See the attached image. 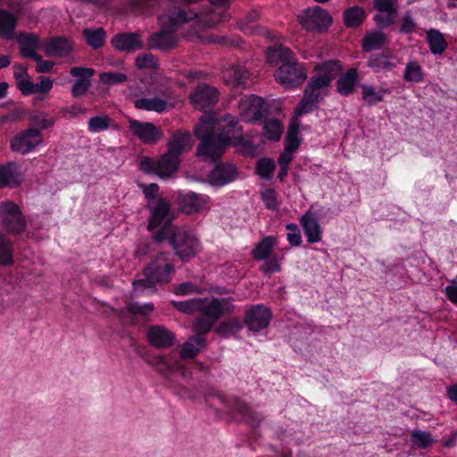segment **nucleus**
Segmentation results:
<instances>
[{
    "label": "nucleus",
    "instance_id": "nucleus-54",
    "mask_svg": "<svg viewBox=\"0 0 457 457\" xmlns=\"http://www.w3.org/2000/svg\"><path fill=\"white\" fill-rule=\"evenodd\" d=\"M29 121L34 127L33 129H37L39 132L54 125V119L46 118V115L41 112L33 113L29 117Z\"/></svg>",
    "mask_w": 457,
    "mask_h": 457
},
{
    "label": "nucleus",
    "instance_id": "nucleus-55",
    "mask_svg": "<svg viewBox=\"0 0 457 457\" xmlns=\"http://www.w3.org/2000/svg\"><path fill=\"white\" fill-rule=\"evenodd\" d=\"M100 81L104 85H120L128 80V76L121 72H102L99 75Z\"/></svg>",
    "mask_w": 457,
    "mask_h": 457
},
{
    "label": "nucleus",
    "instance_id": "nucleus-24",
    "mask_svg": "<svg viewBox=\"0 0 457 457\" xmlns=\"http://www.w3.org/2000/svg\"><path fill=\"white\" fill-rule=\"evenodd\" d=\"M300 224L309 244H315L321 240V227L316 218V215L310 210L306 211L302 215Z\"/></svg>",
    "mask_w": 457,
    "mask_h": 457
},
{
    "label": "nucleus",
    "instance_id": "nucleus-41",
    "mask_svg": "<svg viewBox=\"0 0 457 457\" xmlns=\"http://www.w3.org/2000/svg\"><path fill=\"white\" fill-rule=\"evenodd\" d=\"M243 328L241 321L237 318H230L222 321L216 328L215 332L222 337H228L235 335Z\"/></svg>",
    "mask_w": 457,
    "mask_h": 457
},
{
    "label": "nucleus",
    "instance_id": "nucleus-15",
    "mask_svg": "<svg viewBox=\"0 0 457 457\" xmlns=\"http://www.w3.org/2000/svg\"><path fill=\"white\" fill-rule=\"evenodd\" d=\"M74 42L64 36H54L41 44V48L46 56L66 58L74 52Z\"/></svg>",
    "mask_w": 457,
    "mask_h": 457
},
{
    "label": "nucleus",
    "instance_id": "nucleus-18",
    "mask_svg": "<svg viewBox=\"0 0 457 457\" xmlns=\"http://www.w3.org/2000/svg\"><path fill=\"white\" fill-rule=\"evenodd\" d=\"M70 74L77 78L71 88L73 97L79 98L86 96L92 86L91 78L95 74V70L87 67L75 66L71 68Z\"/></svg>",
    "mask_w": 457,
    "mask_h": 457
},
{
    "label": "nucleus",
    "instance_id": "nucleus-47",
    "mask_svg": "<svg viewBox=\"0 0 457 457\" xmlns=\"http://www.w3.org/2000/svg\"><path fill=\"white\" fill-rule=\"evenodd\" d=\"M265 137L271 141H278L280 139L283 127L277 119H271L265 122L263 126Z\"/></svg>",
    "mask_w": 457,
    "mask_h": 457
},
{
    "label": "nucleus",
    "instance_id": "nucleus-32",
    "mask_svg": "<svg viewBox=\"0 0 457 457\" xmlns=\"http://www.w3.org/2000/svg\"><path fill=\"white\" fill-rule=\"evenodd\" d=\"M367 13L363 7L354 5L346 8L343 12L344 23L347 28H356L362 24Z\"/></svg>",
    "mask_w": 457,
    "mask_h": 457
},
{
    "label": "nucleus",
    "instance_id": "nucleus-50",
    "mask_svg": "<svg viewBox=\"0 0 457 457\" xmlns=\"http://www.w3.org/2000/svg\"><path fill=\"white\" fill-rule=\"evenodd\" d=\"M403 79L411 82H421L423 80V72L420 65L416 62H410L406 64Z\"/></svg>",
    "mask_w": 457,
    "mask_h": 457
},
{
    "label": "nucleus",
    "instance_id": "nucleus-51",
    "mask_svg": "<svg viewBox=\"0 0 457 457\" xmlns=\"http://www.w3.org/2000/svg\"><path fill=\"white\" fill-rule=\"evenodd\" d=\"M259 18V12L252 10L240 19L238 27L239 29H265V25L257 23Z\"/></svg>",
    "mask_w": 457,
    "mask_h": 457
},
{
    "label": "nucleus",
    "instance_id": "nucleus-19",
    "mask_svg": "<svg viewBox=\"0 0 457 457\" xmlns=\"http://www.w3.org/2000/svg\"><path fill=\"white\" fill-rule=\"evenodd\" d=\"M191 104L199 110L212 107L219 101V92L216 87L207 84H199L190 94Z\"/></svg>",
    "mask_w": 457,
    "mask_h": 457
},
{
    "label": "nucleus",
    "instance_id": "nucleus-6",
    "mask_svg": "<svg viewBox=\"0 0 457 457\" xmlns=\"http://www.w3.org/2000/svg\"><path fill=\"white\" fill-rule=\"evenodd\" d=\"M222 120L224 124L219 128L220 131L218 133L223 138H226L227 145L231 144L241 147V150L246 154H252L254 146L251 142L244 138L243 128L239 120L233 115L225 114Z\"/></svg>",
    "mask_w": 457,
    "mask_h": 457
},
{
    "label": "nucleus",
    "instance_id": "nucleus-23",
    "mask_svg": "<svg viewBox=\"0 0 457 457\" xmlns=\"http://www.w3.org/2000/svg\"><path fill=\"white\" fill-rule=\"evenodd\" d=\"M196 17V13L191 10L169 11L159 17L160 29H173L175 26L186 24Z\"/></svg>",
    "mask_w": 457,
    "mask_h": 457
},
{
    "label": "nucleus",
    "instance_id": "nucleus-5",
    "mask_svg": "<svg viewBox=\"0 0 457 457\" xmlns=\"http://www.w3.org/2000/svg\"><path fill=\"white\" fill-rule=\"evenodd\" d=\"M173 220L174 214L170 203L164 198H160L157 204L151 210V217L147 224L149 231L159 228L153 235L154 242L160 244L166 241L168 233L176 227L172 223Z\"/></svg>",
    "mask_w": 457,
    "mask_h": 457
},
{
    "label": "nucleus",
    "instance_id": "nucleus-30",
    "mask_svg": "<svg viewBox=\"0 0 457 457\" xmlns=\"http://www.w3.org/2000/svg\"><path fill=\"white\" fill-rule=\"evenodd\" d=\"M206 346L207 340L204 337L193 335L181 345L180 357L182 359L194 358Z\"/></svg>",
    "mask_w": 457,
    "mask_h": 457
},
{
    "label": "nucleus",
    "instance_id": "nucleus-43",
    "mask_svg": "<svg viewBox=\"0 0 457 457\" xmlns=\"http://www.w3.org/2000/svg\"><path fill=\"white\" fill-rule=\"evenodd\" d=\"M276 169V163L273 159L262 157L256 162V174L262 179L270 180Z\"/></svg>",
    "mask_w": 457,
    "mask_h": 457
},
{
    "label": "nucleus",
    "instance_id": "nucleus-61",
    "mask_svg": "<svg viewBox=\"0 0 457 457\" xmlns=\"http://www.w3.org/2000/svg\"><path fill=\"white\" fill-rule=\"evenodd\" d=\"M318 104L311 103L309 99L305 96L303 97L301 102L298 104L295 109V116H301L305 113L312 112L314 110H317L319 107Z\"/></svg>",
    "mask_w": 457,
    "mask_h": 457
},
{
    "label": "nucleus",
    "instance_id": "nucleus-37",
    "mask_svg": "<svg viewBox=\"0 0 457 457\" xmlns=\"http://www.w3.org/2000/svg\"><path fill=\"white\" fill-rule=\"evenodd\" d=\"M18 165L15 162H8L5 165L0 164V187H16L18 180L16 178Z\"/></svg>",
    "mask_w": 457,
    "mask_h": 457
},
{
    "label": "nucleus",
    "instance_id": "nucleus-63",
    "mask_svg": "<svg viewBox=\"0 0 457 457\" xmlns=\"http://www.w3.org/2000/svg\"><path fill=\"white\" fill-rule=\"evenodd\" d=\"M303 96H305L307 99L310 100L311 103L318 104L320 101L323 100L324 96L322 94V91L311 87V85L307 84Z\"/></svg>",
    "mask_w": 457,
    "mask_h": 457
},
{
    "label": "nucleus",
    "instance_id": "nucleus-4",
    "mask_svg": "<svg viewBox=\"0 0 457 457\" xmlns=\"http://www.w3.org/2000/svg\"><path fill=\"white\" fill-rule=\"evenodd\" d=\"M166 240L182 262L195 256L201 250L199 238L186 227L176 226L168 233Z\"/></svg>",
    "mask_w": 457,
    "mask_h": 457
},
{
    "label": "nucleus",
    "instance_id": "nucleus-21",
    "mask_svg": "<svg viewBox=\"0 0 457 457\" xmlns=\"http://www.w3.org/2000/svg\"><path fill=\"white\" fill-rule=\"evenodd\" d=\"M112 46L120 52L134 53L144 47L141 36L133 32H121L111 39Z\"/></svg>",
    "mask_w": 457,
    "mask_h": 457
},
{
    "label": "nucleus",
    "instance_id": "nucleus-59",
    "mask_svg": "<svg viewBox=\"0 0 457 457\" xmlns=\"http://www.w3.org/2000/svg\"><path fill=\"white\" fill-rule=\"evenodd\" d=\"M330 83L331 80L328 76L320 74L311 77L310 80L308 81V84L311 85V87L318 88L321 91L328 87Z\"/></svg>",
    "mask_w": 457,
    "mask_h": 457
},
{
    "label": "nucleus",
    "instance_id": "nucleus-22",
    "mask_svg": "<svg viewBox=\"0 0 457 457\" xmlns=\"http://www.w3.org/2000/svg\"><path fill=\"white\" fill-rule=\"evenodd\" d=\"M176 30H157L148 37L150 49L169 51L178 46L179 38Z\"/></svg>",
    "mask_w": 457,
    "mask_h": 457
},
{
    "label": "nucleus",
    "instance_id": "nucleus-36",
    "mask_svg": "<svg viewBox=\"0 0 457 457\" xmlns=\"http://www.w3.org/2000/svg\"><path fill=\"white\" fill-rule=\"evenodd\" d=\"M427 41L433 54H443L448 46L445 35L440 30H428Z\"/></svg>",
    "mask_w": 457,
    "mask_h": 457
},
{
    "label": "nucleus",
    "instance_id": "nucleus-33",
    "mask_svg": "<svg viewBox=\"0 0 457 457\" xmlns=\"http://www.w3.org/2000/svg\"><path fill=\"white\" fill-rule=\"evenodd\" d=\"M386 44V36L382 30L368 31L361 42V47L364 52L378 50L384 47Z\"/></svg>",
    "mask_w": 457,
    "mask_h": 457
},
{
    "label": "nucleus",
    "instance_id": "nucleus-31",
    "mask_svg": "<svg viewBox=\"0 0 457 457\" xmlns=\"http://www.w3.org/2000/svg\"><path fill=\"white\" fill-rule=\"evenodd\" d=\"M359 76L356 69L348 70L337 81V91L342 96H349L353 92Z\"/></svg>",
    "mask_w": 457,
    "mask_h": 457
},
{
    "label": "nucleus",
    "instance_id": "nucleus-29",
    "mask_svg": "<svg viewBox=\"0 0 457 457\" xmlns=\"http://www.w3.org/2000/svg\"><path fill=\"white\" fill-rule=\"evenodd\" d=\"M180 160L168 151L157 161V175L162 178H170L179 167Z\"/></svg>",
    "mask_w": 457,
    "mask_h": 457
},
{
    "label": "nucleus",
    "instance_id": "nucleus-2",
    "mask_svg": "<svg viewBox=\"0 0 457 457\" xmlns=\"http://www.w3.org/2000/svg\"><path fill=\"white\" fill-rule=\"evenodd\" d=\"M215 118L203 115L194 129L195 136L200 140L196 154L204 160L216 161L225 152L227 140L215 131Z\"/></svg>",
    "mask_w": 457,
    "mask_h": 457
},
{
    "label": "nucleus",
    "instance_id": "nucleus-48",
    "mask_svg": "<svg viewBox=\"0 0 457 457\" xmlns=\"http://www.w3.org/2000/svg\"><path fill=\"white\" fill-rule=\"evenodd\" d=\"M214 321L199 315L193 323L192 328L194 335L197 337H204L205 334L210 332L214 325Z\"/></svg>",
    "mask_w": 457,
    "mask_h": 457
},
{
    "label": "nucleus",
    "instance_id": "nucleus-11",
    "mask_svg": "<svg viewBox=\"0 0 457 457\" xmlns=\"http://www.w3.org/2000/svg\"><path fill=\"white\" fill-rule=\"evenodd\" d=\"M42 142V135L37 129H27L15 135L10 142V148L12 152L27 154L34 151Z\"/></svg>",
    "mask_w": 457,
    "mask_h": 457
},
{
    "label": "nucleus",
    "instance_id": "nucleus-3",
    "mask_svg": "<svg viewBox=\"0 0 457 457\" xmlns=\"http://www.w3.org/2000/svg\"><path fill=\"white\" fill-rule=\"evenodd\" d=\"M174 270V264L169 253L161 252L155 258L144 268L143 274L145 279H138L133 282L135 291L139 288H150L153 292L157 289L154 284H165L170 279V275Z\"/></svg>",
    "mask_w": 457,
    "mask_h": 457
},
{
    "label": "nucleus",
    "instance_id": "nucleus-49",
    "mask_svg": "<svg viewBox=\"0 0 457 457\" xmlns=\"http://www.w3.org/2000/svg\"><path fill=\"white\" fill-rule=\"evenodd\" d=\"M411 442L419 448L426 449L433 443V439L428 431L414 430L411 434Z\"/></svg>",
    "mask_w": 457,
    "mask_h": 457
},
{
    "label": "nucleus",
    "instance_id": "nucleus-46",
    "mask_svg": "<svg viewBox=\"0 0 457 457\" xmlns=\"http://www.w3.org/2000/svg\"><path fill=\"white\" fill-rule=\"evenodd\" d=\"M315 70L320 71V75H326L332 81L341 71V62L330 60L316 65Z\"/></svg>",
    "mask_w": 457,
    "mask_h": 457
},
{
    "label": "nucleus",
    "instance_id": "nucleus-10",
    "mask_svg": "<svg viewBox=\"0 0 457 457\" xmlns=\"http://www.w3.org/2000/svg\"><path fill=\"white\" fill-rule=\"evenodd\" d=\"M234 300L228 298L212 297L202 298V306L199 309L201 315L216 322L224 314L231 313L235 309Z\"/></svg>",
    "mask_w": 457,
    "mask_h": 457
},
{
    "label": "nucleus",
    "instance_id": "nucleus-44",
    "mask_svg": "<svg viewBox=\"0 0 457 457\" xmlns=\"http://www.w3.org/2000/svg\"><path fill=\"white\" fill-rule=\"evenodd\" d=\"M298 124L293 122L289 124L284 144L286 151L294 152L299 147L301 140L298 137Z\"/></svg>",
    "mask_w": 457,
    "mask_h": 457
},
{
    "label": "nucleus",
    "instance_id": "nucleus-58",
    "mask_svg": "<svg viewBox=\"0 0 457 457\" xmlns=\"http://www.w3.org/2000/svg\"><path fill=\"white\" fill-rule=\"evenodd\" d=\"M16 25L17 16L5 9H0V29H15Z\"/></svg>",
    "mask_w": 457,
    "mask_h": 457
},
{
    "label": "nucleus",
    "instance_id": "nucleus-53",
    "mask_svg": "<svg viewBox=\"0 0 457 457\" xmlns=\"http://www.w3.org/2000/svg\"><path fill=\"white\" fill-rule=\"evenodd\" d=\"M135 65L139 70L152 69L156 70L159 67L157 59L152 54H139L135 58Z\"/></svg>",
    "mask_w": 457,
    "mask_h": 457
},
{
    "label": "nucleus",
    "instance_id": "nucleus-42",
    "mask_svg": "<svg viewBox=\"0 0 457 457\" xmlns=\"http://www.w3.org/2000/svg\"><path fill=\"white\" fill-rule=\"evenodd\" d=\"M106 37L105 30H83V39L94 50L104 46Z\"/></svg>",
    "mask_w": 457,
    "mask_h": 457
},
{
    "label": "nucleus",
    "instance_id": "nucleus-20",
    "mask_svg": "<svg viewBox=\"0 0 457 457\" xmlns=\"http://www.w3.org/2000/svg\"><path fill=\"white\" fill-rule=\"evenodd\" d=\"M148 343L156 349H166L174 345L176 336L165 327L155 325L148 328Z\"/></svg>",
    "mask_w": 457,
    "mask_h": 457
},
{
    "label": "nucleus",
    "instance_id": "nucleus-1",
    "mask_svg": "<svg viewBox=\"0 0 457 457\" xmlns=\"http://www.w3.org/2000/svg\"><path fill=\"white\" fill-rule=\"evenodd\" d=\"M266 54L267 62L270 65H279L274 76L282 87L295 88L306 80V69L295 60V54L288 47L281 45L270 47Z\"/></svg>",
    "mask_w": 457,
    "mask_h": 457
},
{
    "label": "nucleus",
    "instance_id": "nucleus-56",
    "mask_svg": "<svg viewBox=\"0 0 457 457\" xmlns=\"http://www.w3.org/2000/svg\"><path fill=\"white\" fill-rule=\"evenodd\" d=\"M261 198L264 203L267 209L271 211L279 210V203L278 201V195L274 189L268 188L261 193Z\"/></svg>",
    "mask_w": 457,
    "mask_h": 457
},
{
    "label": "nucleus",
    "instance_id": "nucleus-14",
    "mask_svg": "<svg viewBox=\"0 0 457 457\" xmlns=\"http://www.w3.org/2000/svg\"><path fill=\"white\" fill-rule=\"evenodd\" d=\"M373 7L378 11L373 20L381 28L392 26L399 19L397 0H374Z\"/></svg>",
    "mask_w": 457,
    "mask_h": 457
},
{
    "label": "nucleus",
    "instance_id": "nucleus-13",
    "mask_svg": "<svg viewBox=\"0 0 457 457\" xmlns=\"http://www.w3.org/2000/svg\"><path fill=\"white\" fill-rule=\"evenodd\" d=\"M217 398L228 410L237 412L244 420L252 426H258L262 420V416L253 411L250 406L237 396L226 397L222 395H217Z\"/></svg>",
    "mask_w": 457,
    "mask_h": 457
},
{
    "label": "nucleus",
    "instance_id": "nucleus-52",
    "mask_svg": "<svg viewBox=\"0 0 457 457\" xmlns=\"http://www.w3.org/2000/svg\"><path fill=\"white\" fill-rule=\"evenodd\" d=\"M111 119L106 116H95L89 119L87 129L92 133L106 130L110 127Z\"/></svg>",
    "mask_w": 457,
    "mask_h": 457
},
{
    "label": "nucleus",
    "instance_id": "nucleus-7",
    "mask_svg": "<svg viewBox=\"0 0 457 457\" xmlns=\"http://www.w3.org/2000/svg\"><path fill=\"white\" fill-rule=\"evenodd\" d=\"M0 220L4 229L18 236L27 228V220L21 208L12 201L0 203Z\"/></svg>",
    "mask_w": 457,
    "mask_h": 457
},
{
    "label": "nucleus",
    "instance_id": "nucleus-57",
    "mask_svg": "<svg viewBox=\"0 0 457 457\" xmlns=\"http://www.w3.org/2000/svg\"><path fill=\"white\" fill-rule=\"evenodd\" d=\"M287 238L292 246H299L302 244V236L299 227L295 223H288L286 226Z\"/></svg>",
    "mask_w": 457,
    "mask_h": 457
},
{
    "label": "nucleus",
    "instance_id": "nucleus-39",
    "mask_svg": "<svg viewBox=\"0 0 457 457\" xmlns=\"http://www.w3.org/2000/svg\"><path fill=\"white\" fill-rule=\"evenodd\" d=\"M275 245V238L271 236L263 237L252 250L253 258L256 261L267 260Z\"/></svg>",
    "mask_w": 457,
    "mask_h": 457
},
{
    "label": "nucleus",
    "instance_id": "nucleus-45",
    "mask_svg": "<svg viewBox=\"0 0 457 457\" xmlns=\"http://www.w3.org/2000/svg\"><path fill=\"white\" fill-rule=\"evenodd\" d=\"M172 305L179 312L191 314L199 312L202 304V298H190L185 301H171Z\"/></svg>",
    "mask_w": 457,
    "mask_h": 457
},
{
    "label": "nucleus",
    "instance_id": "nucleus-8",
    "mask_svg": "<svg viewBox=\"0 0 457 457\" xmlns=\"http://www.w3.org/2000/svg\"><path fill=\"white\" fill-rule=\"evenodd\" d=\"M0 38L4 40L16 39L20 46V52L23 57L39 59L40 54L36 52L39 47V37L34 33L20 32L16 30H0Z\"/></svg>",
    "mask_w": 457,
    "mask_h": 457
},
{
    "label": "nucleus",
    "instance_id": "nucleus-62",
    "mask_svg": "<svg viewBox=\"0 0 457 457\" xmlns=\"http://www.w3.org/2000/svg\"><path fill=\"white\" fill-rule=\"evenodd\" d=\"M154 306L152 303H146L145 304H139L133 303L127 308L130 312L136 315H146L154 310Z\"/></svg>",
    "mask_w": 457,
    "mask_h": 457
},
{
    "label": "nucleus",
    "instance_id": "nucleus-34",
    "mask_svg": "<svg viewBox=\"0 0 457 457\" xmlns=\"http://www.w3.org/2000/svg\"><path fill=\"white\" fill-rule=\"evenodd\" d=\"M13 263V241L7 236L0 233V265L4 267H9Z\"/></svg>",
    "mask_w": 457,
    "mask_h": 457
},
{
    "label": "nucleus",
    "instance_id": "nucleus-28",
    "mask_svg": "<svg viewBox=\"0 0 457 457\" xmlns=\"http://www.w3.org/2000/svg\"><path fill=\"white\" fill-rule=\"evenodd\" d=\"M208 30H185L184 37L192 42L204 44H219L222 46L231 45L233 42L227 37H220L207 34Z\"/></svg>",
    "mask_w": 457,
    "mask_h": 457
},
{
    "label": "nucleus",
    "instance_id": "nucleus-60",
    "mask_svg": "<svg viewBox=\"0 0 457 457\" xmlns=\"http://www.w3.org/2000/svg\"><path fill=\"white\" fill-rule=\"evenodd\" d=\"M201 292L198 286L195 285L192 282H184L176 287L174 289V293L177 295H187L190 294H199Z\"/></svg>",
    "mask_w": 457,
    "mask_h": 457
},
{
    "label": "nucleus",
    "instance_id": "nucleus-25",
    "mask_svg": "<svg viewBox=\"0 0 457 457\" xmlns=\"http://www.w3.org/2000/svg\"><path fill=\"white\" fill-rule=\"evenodd\" d=\"M398 62L397 57L387 51L370 54L368 66L374 72H387L393 71Z\"/></svg>",
    "mask_w": 457,
    "mask_h": 457
},
{
    "label": "nucleus",
    "instance_id": "nucleus-38",
    "mask_svg": "<svg viewBox=\"0 0 457 457\" xmlns=\"http://www.w3.org/2000/svg\"><path fill=\"white\" fill-rule=\"evenodd\" d=\"M145 362L155 369V370L163 378H168L172 371V364L163 354L149 355L145 359Z\"/></svg>",
    "mask_w": 457,
    "mask_h": 457
},
{
    "label": "nucleus",
    "instance_id": "nucleus-16",
    "mask_svg": "<svg viewBox=\"0 0 457 457\" xmlns=\"http://www.w3.org/2000/svg\"><path fill=\"white\" fill-rule=\"evenodd\" d=\"M129 129L134 136L145 144H155L163 136L162 131L152 122L129 119Z\"/></svg>",
    "mask_w": 457,
    "mask_h": 457
},
{
    "label": "nucleus",
    "instance_id": "nucleus-9",
    "mask_svg": "<svg viewBox=\"0 0 457 457\" xmlns=\"http://www.w3.org/2000/svg\"><path fill=\"white\" fill-rule=\"evenodd\" d=\"M297 20L304 29H328L333 24L331 14L319 5L304 9Z\"/></svg>",
    "mask_w": 457,
    "mask_h": 457
},
{
    "label": "nucleus",
    "instance_id": "nucleus-17",
    "mask_svg": "<svg viewBox=\"0 0 457 457\" xmlns=\"http://www.w3.org/2000/svg\"><path fill=\"white\" fill-rule=\"evenodd\" d=\"M238 177V171L234 164L216 163L207 175L206 180L212 187H220L235 181Z\"/></svg>",
    "mask_w": 457,
    "mask_h": 457
},
{
    "label": "nucleus",
    "instance_id": "nucleus-27",
    "mask_svg": "<svg viewBox=\"0 0 457 457\" xmlns=\"http://www.w3.org/2000/svg\"><path fill=\"white\" fill-rule=\"evenodd\" d=\"M208 196L188 191L181 193L179 196V205L187 214H194L200 212L207 203Z\"/></svg>",
    "mask_w": 457,
    "mask_h": 457
},
{
    "label": "nucleus",
    "instance_id": "nucleus-35",
    "mask_svg": "<svg viewBox=\"0 0 457 457\" xmlns=\"http://www.w3.org/2000/svg\"><path fill=\"white\" fill-rule=\"evenodd\" d=\"M135 107L138 110H145L162 113L167 109L168 102L159 97H142L135 101Z\"/></svg>",
    "mask_w": 457,
    "mask_h": 457
},
{
    "label": "nucleus",
    "instance_id": "nucleus-26",
    "mask_svg": "<svg viewBox=\"0 0 457 457\" xmlns=\"http://www.w3.org/2000/svg\"><path fill=\"white\" fill-rule=\"evenodd\" d=\"M192 145V136L187 130L176 131L167 142L168 152L179 158L185 151L190 149Z\"/></svg>",
    "mask_w": 457,
    "mask_h": 457
},
{
    "label": "nucleus",
    "instance_id": "nucleus-64",
    "mask_svg": "<svg viewBox=\"0 0 457 457\" xmlns=\"http://www.w3.org/2000/svg\"><path fill=\"white\" fill-rule=\"evenodd\" d=\"M53 87V81L47 77H40L39 83H33V94L35 93H48Z\"/></svg>",
    "mask_w": 457,
    "mask_h": 457
},
{
    "label": "nucleus",
    "instance_id": "nucleus-40",
    "mask_svg": "<svg viewBox=\"0 0 457 457\" xmlns=\"http://www.w3.org/2000/svg\"><path fill=\"white\" fill-rule=\"evenodd\" d=\"M362 90V99L368 105H374L380 103L384 99V96L386 93V89L382 87L376 89L371 85H361Z\"/></svg>",
    "mask_w": 457,
    "mask_h": 457
},
{
    "label": "nucleus",
    "instance_id": "nucleus-12",
    "mask_svg": "<svg viewBox=\"0 0 457 457\" xmlns=\"http://www.w3.org/2000/svg\"><path fill=\"white\" fill-rule=\"evenodd\" d=\"M271 318L272 312L269 307L255 304L246 310L244 320L250 331L259 332L269 326Z\"/></svg>",
    "mask_w": 457,
    "mask_h": 457
}]
</instances>
